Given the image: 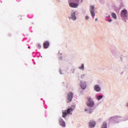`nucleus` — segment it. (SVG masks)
Returning <instances> with one entry per match:
<instances>
[{
    "instance_id": "2eb2a0df",
    "label": "nucleus",
    "mask_w": 128,
    "mask_h": 128,
    "mask_svg": "<svg viewBox=\"0 0 128 128\" xmlns=\"http://www.w3.org/2000/svg\"><path fill=\"white\" fill-rule=\"evenodd\" d=\"M96 98L98 100H102V96L100 95L96 97Z\"/></svg>"
},
{
    "instance_id": "39448f33",
    "label": "nucleus",
    "mask_w": 128,
    "mask_h": 128,
    "mask_svg": "<svg viewBox=\"0 0 128 128\" xmlns=\"http://www.w3.org/2000/svg\"><path fill=\"white\" fill-rule=\"evenodd\" d=\"M90 12L92 16H94L96 14H94V6H90Z\"/></svg>"
},
{
    "instance_id": "9d476101",
    "label": "nucleus",
    "mask_w": 128,
    "mask_h": 128,
    "mask_svg": "<svg viewBox=\"0 0 128 128\" xmlns=\"http://www.w3.org/2000/svg\"><path fill=\"white\" fill-rule=\"evenodd\" d=\"M94 90L96 92H100V86L98 85L95 86Z\"/></svg>"
},
{
    "instance_id": "f3484780",
    "label": "nucleus",
    "mask_w": 128,
    "mask_h": 128,
    "mask_svg": "<svg viewBox=\"0 0 128 128\" xmlns=\"http://www.w3.org/2000/svg\"><path fill=\"white\" fill-rule=\"evenodd\" d=\"M79 68L80 70H84V64H82L81 66L79 67Z\"/></svg>"
},
{
    "instance_id": "7ed1b4c3",
    "label": "nucleus",
    "mask_w": 128,
    "mask_h": 128,
    "mask_svg": "<svg viewBox=\"0 0 128 128\" xmlns=\"http://www.w3.org/2000/svg\"><path fill=\"white\" fill-rule=\"evenodd\" d=\"M72 98H74V93L72 92L68 94L67 96V102H70L72 100Z\"/></svg>"
},
{
    "instance_id": "6ab92c4d",
    "label": "nucleus",
    "mask_w": 128,
    "mask_h": 128,
    "mask_svg": "<svg viewBox=\"0 0 128 128\" xmlns=\"http://www.w3.org/2000/svg\"><path fill=\"white\" fill-rule=\"evenodd\" d=\"M114 119H115L114 118V117H111V118H110V120H114Z\"/></svg>"
},
{
    "instance_id": "4468645a",
    "label": "nucleus",
    "mask_w": 128,
    "mask_h": 128,
    "mask_svg": "<svg viewBox=\"0 0 128 128\" xmlns=\"http://www.w3.org/2000/svg\"><path fill=\"white\" fill-rule=\"evenodd\" d=\"M102 128H107L106 122H104L103 123Z\"/></svg>"
},
{
    "instance_id": "f8f14e48",
    "label": "nucleus",
    "mask_w": 128,
    "mask_h": 128,
    "mask_svg": "<svg viewBox=\"0 0 128 128\" xmlns=\"http://www.w3.org/2000/svg\"><path fill=\"white\" fill-rule=\"evenodd\" d=\"M72 18L73 20H76V12H74L72 16Z\"/></svg>"
},
{
    "instance_id": "a211bd4d",
    "label": "nucleus",
    "mask_w": 128,
    "mask_h": 128,
    "mask_svg": "<svg viewBox=\"0 0 128 128\" xmlns=\"http://www.w3.org/2000/svg\"><path fill=\"white\" fill-rule=\"evenodd\" d=\"M38 48H42V45L40 44H38Z\"/></svg>"
},
{
    "instance_id": "b1692460",
    "label": "nucleus",
    "mask_w": 128,
    "mask_h": 128,
    "mask_svg": "<svg viewBox=\"0 0 128 128\" xmlns=\"http://www.w3.org/2000/svg\"><path fill=\"white\" fill-rule=\"evenodd\" d=\"M85 112H86V109H85Z\"/></svg>"
},
{
    "instance_id": "5701e85b",
    "label": "nucleus",
    "mask_w": 128,
    "mask_h": 128,
    "mask_svg": "<svg viewBox=\"0 0 128 128\" xmlns=\"http://www.w3.org/2000/svg\"><path fill=\"white\" fill-rule=\"evenodd\" d=\"M126 106H128V102L126 104Z\"/></svg>"
},
{
    "instance_id": "dca6fc26",
    "label": "nucleus",
    "mask_w": 128,
    "mask_h": 128,
    "mask_svg": "<svg viewBox=\"0 0 128 128\" xmlns=\"http://www.w3.org/2000/svg\"><path fill=\"white\" fill-rule=\"evenodd\" d=\"M78 2V0H69V2Z\"/></svg>"
},
{
    "instance_id": "393cba45",
    "label": "nucleus",
    "mask_w": 128,
    "mask_h": 128,
    "mask_svg": "<svg viewBox=\"0 0 128 128\" xmlns=\"http://www.w3.org/2000/svg\"><path fill=\"white\" fill-rule=\"evenodd\" d=\"M30 48V46H28V48Z\"/></svg>"
},
{
    "instance_id": "20e7f679",
    "label": "nucleus",
    "mask_w": 128,
    "mask_h": 128,
    "mask_svg": "<svg viewBox=\"0 0 128 128\" xmlns=\"http://www.w3.org/2000/svg\"><path fill=\"white\" fill-rule=\"evenodd\" d=\"M120 16L122 18L124 16H126V18L128 17V10H123L120 12Z\"/></svg>"
},
{
    "instance_id": "aec40b11",
    "label": "nucleus",
    "mask_w": 128,
    "mask_h": 128,
    "mask_svg": "<svg viewBox=\"0 0 128 128\" xmlns=\"http://www.w3.org/2000/svg\"><path fill=\"white\" fill-rule=\"evenodd\" d=\"M88 18H89L88 16H86V20H88Z\"/></svg>"
},
{
    "instance_id": "ddd939ff",
    "label": "nucleus",
    "mask_w": 128,
    "mask_h": 128,
    "mask_svg": "<svg viewBox=\"0 0 128 128\" xmlns=\"http://www.w3.org/2000/svg\"><path fill=\"white\" fill-rule=\"evenodd\" d=\"M112 16L113 18H114V20H116V14L114 12L112 14Z\"/></svg>"
},
{
    "instance_id": "0eeeda50",
    "label": "nucleus",
    "mask_w": 128,
    "mask_h": 128,
    "mask_svg": "<svg viewBox=\"0 0 128 128\" xmlns=\"http://www.w3.org/2000/svg\"><path fill=\"white\" fill-rule=\"evenodd\" d=\"M69 6L70 8H78V4L72 3V2H70Z\"/></svg>"
},
{
    "instance_id": "9b49d317",
    "label": "nucleus",
    "mask_w": 128,
    "mask_h": 128,
    "mask_svg": "<svg viewBox=\"0 0 128 128\" xmlns=\"http://www.w3.org/2000/svg\"><path fill=\"white\" fill-rule=\"evenodd\" d=\"M80 86L82 90H86V84L84 83H81Z\"/></svg>"
},
{
    "instance_id": "6e6552de",
    "label": "nucleus",
    "mask_w": 128,
    "mask_h": 128,
    "mask_svg": "<svg viewBox=\"0 0 128 128\" xmlns=\"http://www.w3.org/2000/svg\"><path fill=\"white\" fill-rule=\"evenodd\" d=\"M44 48H48L50 46V42L48 41H45L43 44Z\"/></svg>"
},
{
    "instance_id": "f03ea898",
    "label": "nucleus",
    "mask_w": 128,
    "mask_h": 128,
    "mask_svg": "<svg viewBox=\"0 0 128 128\" xmlns=\"http://www.w3.org/2000/svg\"><path fill=\"white\" fill-rule=\"evenodd\" d=\"M88 102H86L87 106L88 108H92L94 106V101L92 100V98L90 96L87 97Z\"/></svg>"
},
{
    "instance_id": "412c9836",
    "label": "nucleus",
    "mask_w": 128,
    "mask_h": 128,
    "mask_svg": "<svg viewBox=\"0 0 128 128\" xmlns=\"http://www.w3.org/2000/svg\"><path fill=\"white\" fill-rule=\"evenodd\" d=\"M108 22H112V19H108Z\"/></svg>"
},
{
    "instance_id": "f257e3e1",
    "label": "nucleus",
    "mask_w": 128,
    "mask_h": 128,
    "mask_svg": "<svg viewBox=\"0 0 128 128\" xmlns=\"http://www.w3.org/2000/svg\"><path fill=\"white\" fill-rule=\"evenodd\" d=\"M72 112V108H68V110H62V118H66L68 114H72L70 113Z\"/></svg>"
},
{
    "instance_id": "423d86ee",
    "label": "nucleus",
    "mask_w": 128,
    "mask_h": 128,
    "mask_svg": "<svg viewBox=\"0 0 128 128\" xmlns=\"http://www.w3.org/2000/svg\"><path fill=\"white\" fill-rule=\"evenodd\" d=\"M59 122L61 126H62L63 128L66 126V122L62 120V118H60L59 120Z\"/></svg>"
},
{
    "instance_id": "1a4fd4ad",
    "label": "nucleus",
    "mask_w": 128,
    "mask_h": 128,
    "mask_svg": "<svg viewBox=\"0 0 128 128\" xmlns=\"http://www.w3.org/2000/svg\"><path fill=\"white\" fill-rule=\"evenodd\" d=\"M90 126H96V122L94 120H90Z\"/></svg>"
},
{
    "instance_id": "4be33fe9",
    "label": "nucleus",
    "mask_w": 128,
    "mask_h": 128,
    "mask_svg": "<svg viewBox=\"0 0 128 128\" xmlns=\"http://www.w3.org/2000/svg\"><path fill=\"white\" fill-rule=\"evenodd\" d=\"M95 20H96H96H98V18H96L95 19Z\"/></svg>"
}]
</instances>
